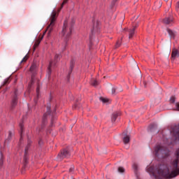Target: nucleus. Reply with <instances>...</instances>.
Returning <instances> with one entry per match:
<instances>
[{"mask_svg":"<svg viewBox=\"0 0 179 179\" xmlns=\"http://www.w3.org/2000/svg\"><path fill=\"white\" fill-rule=\"evenodd\" d=\"M61 59V56L59 55H55L54 61H50L49 66L48 67V78H51L52 68H55L57 66V62Z\"/></svg>","mask_w":179,"mask_h":179,"instance_id":"obj_7","label":"nucleus"},{"mask_svg":"<svg viewBox=\"0 0 179 179\" xmlns=\"http://www.w3.org/2000/svg\"><path fill=\"white\" fill-rule=\"evenodd\" d=\"M67 2H68L67 0H64V1L62 2V5H61L60 9H62V8H64V5H65V3H66Z\"/></svg>","mask_w":179,"mask_h":179,"instance_id":"obj_33","label":"nucleus"},{"mask_svg":"<svg viewBox=\"0 0 179 179\" xmlns=\"http://www.w3.org/2000/svg\"><path fill=\"white\" fill-rule=\"evenodd\" d=\"M75 24V19L72 18L70 23H68V20H65L64 22V26L62 31L61 32V36L64 37V48H66V45H68V41L69 38H71V35L72 34V30H73V25Z\"/></svg>","mask_w":179,"mask_h":179,"instance_id":"obj_2","label":"nucleus"},{"mask_svg":"<svg viewBox=\"0 0 179 179\" xmlns=\"http://www.w3.org/2000/svg\"><path fill=\"white\" fill-rule=\"evenodd\" d=\"M74 170H75V168H74L73 166H71V167L69 169V173H72Z\"/></svg>","mask_w":179,"mask_h":179,"instance_id":"obj_37","label":"nucleus"},{"mask_svg":"<svg viewBox=\"0 0 179 179\" xmlns=\"http://www.w3.org/2000/svg\"><path fill=\"white\" fill-rule=\"evenodd\" d=\"M119 115H120V113L118 112H115L112 114L111 117V121L112 122H115L117 118H118Z\"/></svg>","mask_w":179,"mask_h":179,"instance_id":"obj_18","label":"nucleus"},{"mask_svg":"<svg viewBox=\"0 0 179 179\" xmlns=\"http://www.w3.org/2000/svg\"><path fill=\"white\" fill-rule=\"evenodd\" d=\"M29 71L32 73L31 79L33 80V76H34V75H36L37 72V65L35 63L32 64L29 69Z\"/></svg>","mask_w":179,"mask_h":179,"instance_id":"obj_13","label":"nucleus"},{"mask_svg":"<svg viewBox=\"0 0 179 179\" xmlns=\"http://www.w3.org/2000/svg\"><path fill=\"white\" fill-rule=\"evenodd\" d=\"M76 107H77V105L76 104V105H74V106L73 107V108H76Z\"/></svg>","mask_w":179,"mask_h":179,"instance_id":"obj_40","label":"nucleus"},{"mask_svg":"<svg viewBox=\"0 0 179 179\" xmlns=\"http://www.w3.org/2000/svg\"><path fill=\"white\" fill-rule=\"evenodd\" d=\"M56 111H57V106H55L53 111H51V104L49 103L47 106V111L45 114H43V116L42 118L41 128V129H39V132H41V129H44V128H45V125H47V120H48V115L52 116L51 124H54V118L55 117Z\"/></svg>","mask_w":179,"mask_h":179,"instance_id":"obj_3","label":"nucleus"},{"mask_svg":"<svg viewBox=\"0 0 179 179\" xmlns=\"http://www.w3.org/2000/svg\"><path fill=\"white\" fill-rule=\"evenodd\" d=\"M29 57L27 55H25L23 59H22V61L20 62V64L22 65V64H23V62H26V61H27Z\"/></svg>","mask_w":179,"mask_h":179,"instance_id":"obj_28","label":"nucleus"},{"mask_svg":"<svg viewBox=\"0 0 179 179\" xmlns=\"http://www.w3.org/2000/svg\"><path fill=\"white\" fill-rule=\"evenodd\" d=\"M30 146H31V140L28 138L27 145L25 147L24 155V166H26L29 162V149H30Z\"/></svg>","mask_w":179,"mask_h":179,"instance_id":"obj_8","label":"nucleus"},{"mask_svg":"<svg viewBox=\"0 0 179 179\" xmlns=\"http://www.w3.org/2000/svg\"><path fill=\"white\" fill-rule=\"evenodd\" d=\"M155 156L157 157H162V159H167L170 156V150L166 147L160 145L155 148Z\"/></svg>","mask_w":179,"mask_h":179,"instance_id":"obj_4","label":"nucleus"},{"mask_svg":"<svg viewBox=\"0 0 179 179\" xmlns=\"http://www.w3.org/2000/svg\"><path fill=\"white\" fill-rule=\"evenodd\" d=\"M20 127V143H22L23 142V132H24V124H23V122H20L19 124Z\"/></svg>","mask_w":179,"mask_h":179,"instance_id":"obj_11","label":"nucleus"},{"mask_svg":"<svg viewBox=\"0 0 179 179\" xmlns=\"http://www.w3.org/2000/svg\"><path fill=\"white\" fill-rule=\"evenodd\" d=\"M57 20V11L53 10L52 12L51 16H50V25L47 27L46 30L43 33V35L41 38V40H43V37H44L45 33L48 31V37L51 36V33H52V30H54V26L55 24V21Z\"/></svg>","mask_w":179,"mask_h":179,"instance_id":"obj_5","label":"nucleus"},{"mask_svg":"<svg viewBox=\"0 0 179 179\" xmlns=\"http://www.w3.org/2000/svg\"><path fill=\"white\" fill-rule=\"evenodd\" d=\"M166 31L170 37V38H176V31L170 29V28L166 29Z\"/></svg>","mask_w":179,"mask_h":179,"instance_id":"obj_16","label":"nucleus"},{"mask_svg":"<svg viewBox=\"0 0 179 179\" xmlns=\"http://www.w3.org/2000/svg\"><path fill=\"white\" fill-rule=\"evenodd\" d=\"M13 135H15V130H10L6 141H12V136H13Z\"/></svg>","mask_w":179,"mask_h":179,"instance_id":"obj_21","label":"nucleus"},{"mask_svg":"<svg viewBox=\"0 0 179 179\" xmlns=\"http://www.w3.org/2000/svg\"><path fill=\"white\" fill-rule=\"evenodd\" d=\"M148 129L150 132H153V131H156V129H157V124L155 123L151 124L149 126Z\"/></svg>","mask_w":179,"mask_h":179,"instance_id":"obj_20","label":"nucleus"},{"mask_svg":"<svg viewBox=\"0 0 179 179\" xmlns=\"http://www.w3.org/2000/svg\"><path fill=\"white\" fill-rule=\"evenodd\" d=\"M1 153V158H0V169H2V166H3V155L2 152Z\"/></svg>","mask_w":179,"mask_h":179,"instance_id":"obj_24","label":"nucleus"},{"mask_svg":"<svg viewBox=\"0 0 179 179\" xmlns=\"http://www.w3.org/2000/svg\"><path fill=\"white\" fill-rule=\"evenodd\" d=\"M163 22L164 23V24L171 25L173 23V19L171 16H169V17H165L163 20Z\"/></svg>","mask_w":179,"mask_h":179,"instance_id":"obj_14","label":"nucleus"},{"mask_svg":"<svg viewBox=\"0 0 179 179\" xmlns=\"http://www.w3.org/2000/svg\"><path fill=\"white\" fill-rule=\"evenodd\" d=\"M92 86H99V81L97 80H92L91 82Z\"/></svg>","mask_w":179,"mask_h":179,"instance_id":"obj_26","label":"nucleus"},{"mask_svg":"<svg viewBox=\"0 0 179 179\" xmlns=\"http://www.w3.org/2000/svg\"><path fill=\"white\" fill-rule=\"evenodd\" d=\"M133 169L134 170V173L136 176H138V165L136 164H133Z\"/></svg>","mask_w":179,"mask_h":179,"instance_id":"obj_25","label":"nucleus"},{"mask_svg":"<svg viewBox=\"0 0 179 179\" xmlns=\"http://www.w3.org/2000/svg\"><path fill=\"white\" fill-rule=\"evenodd\" d=\"M91 31L92 34L93 33H96V31H99V22H96L95 24L94 22V26Z\"/></svg>","mask_w":179,"mask_h":179,"instance_id":"obj_19","label":"nucleus"},{"mask_svg":"<svg viewBox=\"0 0 179 179\" xmlns=\"http://www.w3.org/2000/svg\"><path fill=\"white\" fill-rule=\"evenodd\" d=\"M68 157H71V152L67 149L62 150L57 155L59 160H64V159H68Z\"/></svg>","mask_w":179,"mask_h":179,"instance_id":"obj_9","label":"nucleus"},{"mask_svg":"<svg viewBox=\"0 0 179 179\" xmlns=\"http://www.w3.org/2000/svg\"><path fill=\"white\" fill-rule=\"evenodd\" d=\"M155 6H156V8H162V1H157V2H155Z\"/></svg>","mask_w":179,"mask_h":179,"instance_id":"obj_27","label":"nucleus"},{"mask_svg":"<svg viewBox=\"0 0 179 179\" xmlns=\"http://www.w3.org/2000/svg\"><path fill=\"white\" fill-rule=\"evenodd\" d=\"M136 27H138V24H136L135 26L133 27L132 29L129 30V38L130 40L135 35V30L136 29Z\"/></svg>","mask_w":179,"mask_h":179,"instance_id":"obj_15","label":"nucleus"},{"mask_svg":"<svg viewBox=\"0 0 179 179\" xmlns=\"http://www.w3.org/2000/svg\"><path fill=\"white\" fill-rule=\"evenodd\" d=\"M176 110L179 111V102L176 103Z\"/></svg>","mask_w":179,"mask_h":179,"instance_id":"obj_34","label":"nucleus"},{"mask_svg":"<svg viewBox=\"0 0 179 179\" xmlns=\"http://www.w3.org/2000/svg\"><path fill=\"white\" fill-rule=\"evenodd\" d=\"M36 94H37V97H38V95L40 94V85H37V87H36Z\"/></svg>","mask_w":179,"mask_h":179,"instance_id":"obj_31","label":"nucleus"},{"mask_svg":"<svg viewBox=\"0 0 179 179\" xmlns=\"http://www.w3.org/2000/svg\"><path fill=\"white\" fill-rule=\"evenodd\" d=\"M120 45H121V42L120 41H118L116 43L115 47H116V48H118Z\"/></svg>","mask_w":179,"mask_h":179,"instance_id":"obj_35","label":"nucleus"},{"mask_svg":"<svg viewBox=\"0 0 179 179\" xmlns=\"http://www.w3.org/2000/svg\"><path fill=\"white\" fill-rule=\"evenodd\" d=\"M157 132L159 133V131H157Z\"/></svg>","mask_w":179,"mask_h":179,"instance_id":"obj_42","label":"nucleus"},{"mask_svg":"<svg viewBox=\"0 0 179 179\" xmlns=\"http://www.w3.org/2000/svg\"><path fill=\"white\" fill-rule=\"evenodd\" d=\"M42 179H44V178H42Z\"/></svg>","mask_w":179,"mask_h":179,"instance_id":"obj_43","label":"nucleus"},{"mask_svg":"<svg viewBox=\"0 0 179 179\" xmlns=\"http://www.w3.org/2000/svg\"><path fill=\"white\" fill-rule=\"evenodd\" d=\"M17 103H19V90L15 88L11 92L10 101V108L11 110H15V108H16Z\"/></svg>","mask_w":179,"mask_h":179,"instance_id":"obj_6","label":"nucleus"},{"mask_svg":"<svg viewBox=\"0 0 179 179\" xmlns=\"http://www.w3.org/2000/svg\"><path fill=\"white\" fill-rule=\"evenodd\" d=\"M34 47H36V44L34 45Z\"/></svg>","mask_w":179,"mask_h":179,"instance_id":"obj_41","label":"nucleus"},{"mask_svg":"<svg viewBox=\"0 0 179 179\" xmlns=\"http://www.w3.org/2000/svg\"><path fill=\"white\" fill-rule=\"evenodd\" d=\"M170 103H171L172 104H174V103H176V96H172L170 98Z\"/></svg>","mask_w":179,"mask_h":179,"instance_id":"obj_30","label":"nucleus"},{"mask_svg":"<svg viewBox=\"0 0 179 179\" xmlns=\"http://www.w3.org/2000/svg\"><path fill=\"white\" fill-rule=\"evenodd\" d=\"M117 0H113V3H115V2L117 1Z\"/></svg>","mask_w":179,"mask_h":179,"instance_id":"obj_39","label":"nucleus"},{"mask_svg":"<svg viewBox=\"0 0 179 179\" xmlns=\"http://www.w3.org/2000/svg\"><path fill=\"white\" fill-rule=\"evenodd\" d=\"M178 163L179 159L175 158L171 163L172 166H173V170L171 173L169 166H165L163 167V169H159L157 170V174H159V176H160V177L162 178H174V177H177V176H179Z\"/></svg>","mask_w":179,"mask_h":179,"instance_id":"obj_1","label":"nucleus"},{"mask_svg":"<svg viewBox=\"0 0 179 179\" xmlns=\"http://www.w3.org/2000/svg\"><path fill=\"white\" fill-rule=\"evenodd\" d=\"M117 171L119 173H124L125 172V169H124V167L122 166H120L118 169H117Z\"/></svg>","mask_w":179,"mask_h":179,"instance_id":"obj_29","label":"nucleus"},{"mask_svg":"<svg viewBox=\"0 0 179 179\" xmlns=\"http://www.w3.org/2000/svg\"><path fill=\"white\" fill-rule=\"evenodd\" d=\"M101 101H102V103H108V99L101 97L100 98Z\"/></svg>","mask_w":179,"mask_h":179,"instance_id":"obj_32","label":"nucleus"},{"mask_svg":"<svg viewBox=\"0 0 179 179\" xmlns=\"http://www.w3.org/2000/svg\"><path fill=\"white\" fill-rule=\"evenodd\" d=\"M74 66H75V62L73 60H71L70 63V70L66 77L67 82H69V79H71V75L72 73V71H73Z\"/></svg>","mask_w":179,"mask_h":179,"instance_id":"obj_12","label":"nucleus"},{"mask_svg":"<svg viewBox=\"0 0 179 179\" xmlns=\"http://www.w3.org/2000/svg\"><path fill=\"white\" fill-rule=\"evenodd\" d=\"M146 171H147V173H150L152 178H155V179L164 178H162V176H160V175H159V174H158L159 176H157V175L155 174V169L153 168V166H150V167L147 168Z\"/></svg>","mask_w":179,"mask_h":179,"instance_id":"obj_10","label":"nucleus"},{"mask_svg":"<svg viewBox=\"0 0 179 179\" xmlns=\"http://www.w3.org/2000/svg\"><path fill=\"white\" fill-rule=\"evenodd\" d=\"M9 83H10V77L6 78L3 83V85L6 86V85H9Z\"/></svg>","mask_w":179,"mask_h":179,"instance_id":"obj_23","label":"nucleus"},{"mask_svg":"<svg viewBox=\"0 0 179 179\" xmlns=\"http://www.w3.org/2000/svg\"><path fill=\"white\" fill-rule=\"evenodd\" d=\"M38 145H39V146H41V145H43V140L39 139V141H38Z\"/></svg>","mask_w":179,"mask_h":179,"instance_id":"obj_38","label":"nucleus"},{"mask_svg":"<svg viewBox=\"0 0 179 179\" xmlns=\"http://www.w3.org/2000/svg\"><path fill=\"white\" fill-rule=\"evenodd\" d=\"M116 90H117V87H113L112 88V94H115Z\"/></svg>","mask_w":179,"mask_h":179,"instance_id":"obj_36","label":"nucleus"},{"mask_svg":"<svg viewBox=\"0 0 179 179\" xmlns=\"http://www.w3.org/2000/svg\"><path fill=\"white\" fill-rule=\"evenodd\" d=\"M177 57H179L178 50L174 49L172 50L171 58H173V59H176Z\"/></svg>","mask_w":179,"mask_h":179,"instance_id":"obj_17","label":"nucleus"},{"mask_svg":"<svg viewBox=\"0 0 179 179\" xmlns=\"http://www.w3.org/2000/svg\"><path fill=\"white\" fill-rule=\"evenodd\" d=\"M131 140V138L129 137V136L126 135L124 138H123V142L124 143V145H127L128 143H129V141Z\"/></svg>","mask_w":179,"mask_h":179,"instance_id":"obj_22","label":"nucleus"}]
</instances>
